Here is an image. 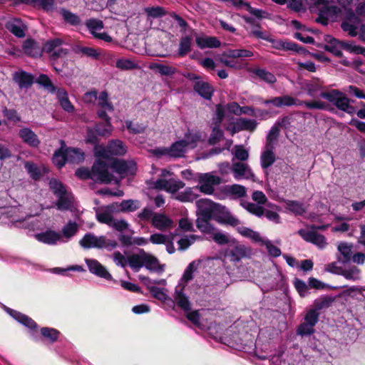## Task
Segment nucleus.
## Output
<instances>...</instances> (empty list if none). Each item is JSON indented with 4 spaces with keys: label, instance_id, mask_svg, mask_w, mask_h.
<instances>
[{
    "label": "nucleus",
    "instance_id": "nucleus-13",
    "mask_svg": "<svg viewBox=\"0 0 365 365\" xmlns=\"http://www.w3.org/2000/svg\"><path fill=\"white\" fill-rule=\"evenodd\" d=\"M6 29L18 38H24L26 36L27 29L20 19H14L5 24Z\"/></svg>",
    "mask_w": 365,
    "mask_h": 365
},
{
    "label": "nucleus",
    "instance_id": "nucleus-33",
    "mask_svg": "<svg viewBox=\"0 0 365 365\" xmlns=\"http://www.w3.org/2000/svg\"><path fill=\"white\" fill-rule=\"evenodd\" d=\"M143 267H145L147 269L153 272H158L159 269H160L159 260L156 257L147 253L146 252H143Z\"/></svg>",
    "mask_w": 365,
    "mask_h": 365
},
{
    "label": "nucleus",
    "instance_id": "nucleus-46",
    "mask_svg": "<svg viewBox=\"0 0 365 365\" xmlns=\"http://www.w3.org/2000/svg\"><path fill=\"white\" fill-rule=\"evenodd\" d=\"M179 230L183 232H195L192 220L187 217H182L180 219L178 228L173 233V236L178 235V232Z\"/></svg>",
    "mask_w": 365,
    "mask_h": 365
},
{
    "label": "nucleus",
    "instance_id": "nucleus-47",
    "mask_svg": "<svg viewBox=\"0 0 365 365\" xmlns=\"http://www.w3.org/2000/svg\"><path fill=\"white\" fill-rule=\"evenodd\" d=\"M199 238L200 237L195 235H190L189 236L185 235L177 242L178 245V250L180 251L186 250L195 242L197 239Z\"/></svg>",
    "mask_w": 365,
    "mask_h": 365
},
{
    "label": "nucleus",
    "instance_id": "nucleus-28",
    "mask_svg": "<svg viewBox=\"0 0 365 365\" xmlns=\"http://www.w3.org/2000/svg\"><path fill=\"white\" fill-rule=\"evenodd\" d=\"M352 245L347 242H341L338 245V250L340 252L341 257H338L339 262L343 264L349 262L351 259L352 255Z\"/></svg>",
    "mask_w": 365,
    "mask_h": 365
},
{
    "label": "nucleus",
    "instance_id": "nucleus-3",
    "mask_svg": "<svg viewBox=\"0 0 365 365\" xmlns=\"http://www.w3.org/2000/svg\"><path fill=\"white\" fill-rule=\"evenodd\" d=\"M63 43V40L60 38L50 39L43 45V52L48 53L53 60L64 57L68 54V51L61 47Z\"/></svg>",
    "mask_w": 365,
    "mask_h": 365
},
{
    "label": "nucleus",
    "instance_id": "nucleus-11",
    "mask_svg": "<svg viewBox=\"0 0 365 365\" xmlns=\"http://www.w3.org/2000/svg\"><path fill=\"white\" fill-rule=\"evenodd\" d=\"M193 90L205 100H211L215 92L213 86L210 83L202 81H195Z\"/></svg>",
    "mask_w": 365,
    "mask_h": 365
},
{
    "label": "nucleus",
    "instance_id": "nucleus-53",
    "mask_svg": "<svg viewBox=\"0 0 365 365\" xmlns=\"http://www.w3.org/2000/svg\"><path fill=\"white\" fill-rule=\"evenodd\" d=\"M58 200L56 202L57 208L59 210H69L72 207V202L66 195V194H62L57 196Z\"/></svg>",
    "mask_w": 365,
    "mask_h": 365
},
{
    "label": "nucleus",
    "instance_id": "nucleus-35",
    "mask_svg": "<svg viewBox=\"0 0 365 365\" xmlns=\"http://www.w3.org/2000/svg\"><path fill=\"white\" fill-rule=\"evenodd\" d=\"M16 320L28 328L31 332L33 333L37 331L38 327L37 323L28 315L21 312Z\"/></svg>",
    "mask_w": 365,
    "mask_h": 365
},
{
    "label": "nucleus",
    "instance_id": "nucleus-50",
    "mask_svg": "<svg viewBox=\"0 0 365 365\" xmlns=\"http://www.w3.org/2000/svg\"><path fill=\"white\" fill-rule=\"evenodd\" d=\"M275 160L276 157L274 153H262L260 157V163L262 169H267L275 162Z\"/></svg>",
    "mask_w": 365,
    "mask_h": 365
},
{
    "label": "nucleus",
    "instance_id": "nucleus-7",
    "mask_svg": "<svg viewBox=\"0 0 365 365\" xmlns=\"http://www.w3.org/2000/svg\"><path fill=\"white\" fill-rule=\"evenodd\" d=\"M222 182V179L219 176L213 175L210 173L201 174L199 177V189L201 192L212 195L215 189L214 185H218Z\"/></svg>",
    "mask_w": 365,
    "mask_h": 365
},
{
    "label": "nucleus",
    "instance_id": "nucleus-41",
    "mask_svg": "<svg viewBox=\"0 0 365 365\" xmlns=\"http://www.w3.org/2000/svg\"><path fill=\"white\" fill-rule=\"evenodd\" d=\"M24 168L34 180H38L41 178V171L37 164L27 161L24 164Z\"/></svg>",
    "mask_w": 365,
    "mask_h": 365
},
{
    "label": "nucleus",
    "instance_id": "nucleus-56",
    "mask_svg": "<svg viewBox=\"0 0 365 365\" xmlns=\"http://www.w3.org/2000/svg\"><path fill=\"white\" fill-rule=\"evenodd\" d=\"M315 332L314 326L304 322L301 323L297 329V334L301 336H311Z\"/></svg>",
    "mask_w": 365,
    "mask_h": 365
},
{
    "label": "nucleus",
    "instance_id": "nucleus-30",
    "mask_svg": "<svg viewBox=\"0 0 365 365\" xmlns=\"http://www.w3.org/2000/svg\"><path fill=\"white\" fill-rule=\"evenodd\" d=\"M40 332L41 336L50 344L56 342L61 335V332L58 330L47 327H42L40 329Z\"/></svg>",
    "mask_w": 365,
    "mask_h": 365
},
{
    "label": "nucleus",
    "instance_id": "nucleus-23",
    "mask_svg": "<svg viewBox=\"0 0 365 365\" xmlns=\"http://www.w3.org/2000/svg\"><path fill=\"white\" fill-rule=\"evenodd\" d=\"M143 252H145L143 249H139L138 254H133L128 257V263L135 272H138L143 267Z\"/></svg>",
    "mask_w": 365,
    "mask_h": 365
},
{
    "label": "nucleus",
    "instance_id": "nucleus-24",
    "mask_svg": "<svg viewBox=\"0 0 365 365\" xmlns=\"http://www.w3.org/2000/svg\"><path fill=\"white\" fill-rule=\"evenodd\" d=\"M57 97L61 106L65 111L68 113H73L75 110V108L68 99V93L65 89L58 88Z\"/></svg>",
    "mask_w": 365,
    "mask_h": 365
},
{
    "label": "nucleus",
    "instance_id": "nucleus-32",
    "mask_svg": "<svg viewBox=\"0 0 365 365\" xmlns=\"http://www.w3.org/2000/svg\"><path fill=\"white\" fill-rule=\"evenodd\" d=\"M286 209L295 215L302 216L307 212V208L304 204L297 200H288L285 202Z\"/></svg>",
    "mask_w": 365,
    "mask_h": 365
},
{
    "label": "nucleus",
    "instance_id": "nucleus-60",
    "mask_svg": "<svg viewBox=\"0 0 365 365\" xmlns=\"http://www.w3.org/2000/svg\"><path fill=\"white\" fill-rule=\"evenodd\" d=\"M304 320L307 324L315 326L319 320V312L314 308L311 309L306 313Z\"/></svg>",
    "mask_w": 365,
    "mask_h": 365
},
{
    "label": "nucleus",
    "instance_id": "nucleus-9",
    "mask_svg": "<svg viewBox=\"0 0 365 365\" xmlns=\"http://www.w3.org/2000/svg\"><path fill=\"white\" fill-rule=\"evenodd\" d=\"M297 233L306 242L312 243L319 247H324L326 245L325 237L316 230H306L300 229Z\"/></svg>",
    "mask_w": 365,
    "mask_h": 365
},
{
    "label": "nucleus",
    "instance_id": "nucleus-39",
    "mask_svg": "<svg viewBox=\"0 0 365 365\" xmlns=\"http://www.w3.org/2000/svg\"><path fill=\"white\" fill-rule=\"evenodd\" d=\"M34 82L43 86L44 88L48 90L51 93H55L56 90V87L53 84L51 80L46 74H40L39 76L34 80Z\"/></svg>",
    "mask_w": 365,
    "mask_h": 365
},
{
    "label": "nucleus",
    "instance_id": "nucleus-26",
    "mask_svg": "<svg viewBox=\"0 0 365 365\" xmlns=\"http://www.w3.org/2000/svg\"><path fill=\"white\" fill-rule=\"evenodd\" d=\"M62 146L56 150L53 155V163L58 168H63L66 163H68V158H66V150L63 147H66L64 141H61Z\"/></svg>",
    "mask_w": 365,
    "mask_h": 365
},
{
    "label": "nucleus",
    "instance_id": "nucleus-6",
    "mask_svg": "<svg viewBox=\"0 0 365 365\" xmlns=\"http://www.w3.org/2000/svg\"><path fill=\"white\" fill-rule=\"evenodd\" d=\"M257 102L264 105L272 104L276 108H283L298 106L299 99L289 95H283L270 99H263L262 97H258Z\"/></svg>",
    "mask_w": 365,
    "mask_h": 365
},
{
    "label": "nucleus",
    "instance_id": "nucleus-12",
    "mask_svg": "<svg viewBox=\"0 0 365 365\" xmlns=\"http://www.w3.org/2000/svg\"><path fill=\"white\" fill-rule=\"evenodd\" d=\"M19 136L22 140L23 143L31 148H38L41 144V140L38 137L31 128H23L20 129Z\"/></svg>",
    "mask_w": 365,
    "mask_h": 365
},
{
    "label": "nucleus",
    "instance_id": "nucleus-21",
    "mask_svg": "<svg viewBox=\"0 0 365 365\" xmlns=\"http://www.w3.org/2000/svg\"><path fill=\"white\" fill-rule=\"evenodd\" d=\"M231 170L236 180H239L244 176L248 178L249 175H252L248 165L240 162L233 163Z\"/></svg>",
    "mask_w": 365,
    "mask_h": 365
},
{
    "label": "nucleus",
    "instance_id": "nucleus-62",
    "mask_svg": "<svg viewBox=\"0 0 365 365\" xmlns=\"http://www.w3.org/2000/svg\"><path fill=\"white\" fill-rule=\"evenodd\" d=\"M201 135L199 133H192L190 131L185 134V139L186 146L190 145L192 148H195L197 143L200 141Z\"/></svg>",
    "mask_w": 365,
    "mask_h": 365
},
{
    "label": "nucleus",
    "instance_id": "nucleus-37",
    "mask_svg": "<svg viewBox=\"0 0 365 365\" xmlns=\"http://www.w3.org/2000/svg\"><path fill=\"white\" fill-rule=\"evenodd\" d=\"M220 126V125L214 124L211 134L207 140L208 145H215L223 139L224 132Z\"/></svg>",
    "mask_w": 365,
    "mask_h": 365
},
{
    "label": "nucleus",
    "instance_id": "nucleus-25",
    "mask_svg": "<svg viewBox=\"0 0 365 365\" xmlns=\"http://www.w3.org/2000/svg\"><path fill=\"white\" fill-rule=\"evenodd\" d=\"M68 163H79L85 159L84 153L79 148L65 147Z\"/></svg>",
    "mask_w": 365,
    "mask_h": 365
},
{
    "label": "nucleus",
    "instance_id": "nucleus-64",
    "mask_svg": "<svg viewBox=\"0 0 365 365\" xmlns=\"http://www.w3.org/2000/svg\"><path fill=\"white\" fill-rule=\"evenodd\" d=\"M79 244L84 249L95 248V235L93 233H86L79 241Z\"/></svg>",
    "mask_w": 365,
    "mask_h": 365
},
{
    "label": "nucleus",
    "instance_id": "nucleus-2",
    "mask_svg": "<svg viewBox=\"0 0 365 365\" xmlns=\"http://www.w3.org/2000/svg\"><path fill=\"white\" fill-rule=\"evenodd\" d=\"M109 169L110 162L96 159L91 167L93 181L99 184H110L113 180V175Z\"/></svg>",
    "mask_w": 365,
    "mask_h": 365
},
{
    "label": "nucleus",
    "instance_id": "nucleus-4",
    "mask_svg": "<svg viewBox=\"0 0 365 365\" xmlns=\"http://www.w3.org/2000/svg\"><path fill=\"white\" fill-rule=\"evenodd\" d=\"M213 216L212 220L220 224L229 225L232 227L240 224V221L233 216L225 206L220 203L216 202Z\"/></svg>",
    "mask_w": 365,
    "mask_h": 365
},
{
    "label": "nucleus",
    "instance_id": "nucleus-42",
    "mask_svg": "<svg viewBox=\"0 0 365 365\" xmlns=\"http://www.w3.org/2000/svg\"><path fill=\"white\" fill-rule=\"evenodd\" d=\"M150 68L155 69L162 76H173L177 71V69L175 67L167 66V65H163V64H160V63H152L150 66Z\"/></svg>",
    "mask_w": 365,
    "mask_h": 365
},
{
    "label": "nucleus",
    "instance_id": "nucleus-29",
    "mask_svg": "<svg viewBox=\"0 0 365 365\" xmlns=\"http://www.w3.org/2000/svg\"><path fill=\"white\" fill-rule=\"evenodd\" d=\"M59 13L66 24L73 26H78L81 24V20L80 17L77 14L72 13L71 11L64 8H61L59 11Z\"/></svg>",
    "mask_w": 365,
    "mask_h": 365
},
{
    "label": "nucleus",
    "instance_id": "nucleus-17",
    "mask_svg": "<svg viewBox=\"0 0 365 365\" xmlns=\"http://www.w3.org/2000/svg\"><path fill=\"white\" fill-rule=\"evenodd\" d=\"M36 239L44 244L55 245L61 239V235L54 230H47L36 235Z\"/></svg>",
    "mask_w": 365,
    "mask_h": 365
},
{
    "label": "nucleus",
    "instance_id": "nucleus-57",
    "mask_svg": "<svg viewBox=\"0 0 365 365\" xmlns=\"http://www.w3.org/2000/svg\"><path fill=\"white\" fill-rule=\"evenodd\" d=\"M308 283H309V288L315 289H318V290H322L326 288L329 289H337L336 287L330 286V285L325 284L314 277H309L308 279Z\"/></svg>",
    "mask_w": 365,
    "mask_h": 365
},
{
    "label": "nucleus",
    "instance_id": "nucleus-52",
    "mask_svg": "<svg viewBox=\"0 0 365 365\" xmlns=\"http://www.w3.org/2000/svg\"><path fill=\"white\" fill-rule=\"evenodd\" d=\"M293 284L299 295L301 297H304L307 295L308 289L309 288V284H307L305 282L299 278H295L293 281Z\"/></svg>",
    "mask_w": 365,
    "mask_h": 365
},
{
    "label": "nucleus",
    "instance_id": "nucleus-55",
    "mask_svg": "<svg viewBox=\"0 0 365 365\" xmlns=\"http://www.w3.org/2000/svg\"><path fill=\"white\" fill-rule=\"evenodd\" d=\"M125 126L128 132L131 134L143 133L146 129V126L138 123H133L131 120L125 121Z\"/></svg>",
    "mask_w": 365,
    "mask_h": 365
},
{
    "label": "nucleus",
    "instance_id": "nucleus-38",
    "mask_svg": "<svg viewBox=\"0 0 365 365\" xmlns=\"http://www.w3.org/2000/svg\"><path fill=\"white\" fill-rule=\"evenodd\" d=\"M324 82L317 78L306 83V89L308 96L315 97L317 93L322 89Z\"/></svg>",
    "mask_w": 365,
    "mask_h": 365
},
{
    "label": "nucleus",
    "instance_id": "nucleus-51",
    "mask_svg": "<svg viewBox=\"0 0 365 365\" xmlns=\"http://www.w3.org/2000/svg\"><path fill=\"white\" fill-rule=\"evenodd\" d=\"M86 26L89 30L90 33L93 36L98 32V31L103 29L104 24L101 20L90 19L86 21Z\"/></svg>",
    "mask_w": 365,
    "mask_h": 365
},
{
    "label": "nucleus",
    "instance_id": "nucleus-19",
    "mask_svg": "<svg viewBox=\"0 0 365 365\" xmlns=\"http://www.w3.org/2000/svg\"><path fill=\"white\" fill-rule=\"evenodd\" d=\"M106 150L113 155H124L127 153V146L120 140H111L108 142Z\"/></svg>",
    "mask_w": 365,
    "mask_h": 365
},
{
    "label": "nucleus",
    "instance_id": "nucleus-34",
    "mask_svg": "<svg viewBox=\"0 0 365 365\" xmlns=\"http://www.w3.org/2000/svg\"><path fill=\"white\" fill-rule=\"evenodd\" d=\"M120 211L122 213L133 212L141 207L138 200L128 199L120 202Z\"/></svg>",
    "mask_w": 365,
    "mask_h": 365
},
{
    "label": "nucleus",
    "instance_id": "nucleus-61",
    "mask_svg": "<svg viewBox=\"0 0 365 365\" xmlns=\"http://www.w3.org/2000/svg\"><path fill=\"white\" fill-rule=\"evenodd\" d=\"M78 230V225L75 222H69L62 229V233L66 238L74 236Z\"/></svg>",
    "mask_w": 365,
    "mask_h": 365
},
{
    "label": "nucleus",
    "instance_id": "nucleus-27",
    "mask_svg": "<svg viewBox=\"0 0 365 365\" xmlns=\"http://www.w3.org/2000/svg\"><path fill=\"white\" fill-rule=\"evenodd\" d=\"M185 141L180 140L173 143L168 148L169 156L173 158H181L184 155L186 148Z\"/></svg>",
    "mask_w": 365,
    "mask_h": 365
},
{
    "label": "nucleus",
    "instance_id": "nucleus-18",
    "mask_svg": "<svg viewBox=\"0 0 365 365\" xmlns=\"http://www.w3.org/2000/svg\"><path fill=\"white\" fill-rule=\"evenodd\" d=\"M195 42L197 46L201 49L206 48H216L221 46L220 41L215 36L202 37L195 36Z\"/></svg>",
    "mask_w": 365,
    "mask_h": 365
},
{
    "label": "nucleus",
    "instance_id": "nucleus-10",
    "mask_svg": "<svg viewBox=\"0 0 365 365\" xmlns=\"http://www.w3.org/2000/svg\"><path fill=\"white\" fill-rule=\"evenodd\" d=\"M86 264L89 271L97 277L103 278L106 280H111L112 276L106 268L102 265L98 260L94 259H86Z\"/></svg>",
    "mask_w": 365,
    "mask_h": 365
},
{
    "label": "nucleus",
    "instance_id": "nucleus-44",
    "mask_svg": "<svg viewBox=\"0 0 365 365\" xmlns=\"http://www.w3.org/2000/svg\"><path fill=\"white\" fill-rule=\"evenodd\" d=\"M253 73L262 81L267 83H274L277 81L275 76L264 68H256Z\"/></svg>",
    "mask_w": 365,
    "mask_h": 365
},
{
    "label": "nucleus",
    "instance_id": "nucleus-40",
    "mask_svg": "<svg viewBox=\"0 0 365 365\" xmlns=\"http://www.w3.org/2000/svg\"><path fill=\"white\" fill-rule=\"evenodd\" d=\"M151 283V280L148 277L145 278V284H146L150 293L151 295L160 301H164L166 299L167 295L163 292L162 289L155 287V286H150V284Z\"/></svg>",
    "mask_w": 365,
    "mask_h": 365
},
{
    "label": "nucleus",
    "instance_id": "nucleus-31",
    "mask_svg": "<svg viewBox=\"0 0 365 365\" xmlns=\"http://www.w3.org/2000/svg\"><path fill=\"white\" fill-rule=\"evenodd\" d=\"M227 255L230 257L231 261L239 262L246 257L247 249L244 245H236L227 251Z\"/></svg>",
    "mask_w": 365,
    "mask_h": 365
},
{
    "label": "nucleus",
    "instance_id": "nucleus-63",
    "mask_svg": "<svg viewBox=\"0 0 365 365\" xmlns=\"http://www.w3.org/2000/svg\"><path fill=\"white\" fill-rule=\"evenodd\" d=\"M98 135L100 136H107L109 135L112 130V125H108V124L106 122L104 123H97L95 125L93 128Z\"/></svg>",
    "mask_w": 365,
    "mask_h": 365
},
{
    "label": "nucleus",
    "instance_id": "nucleus-49",
    "mask_svg": "<svg viewBox=\"0 0 365 365\" xmlns=\"http://www.w3.org/2000/svg\"><path fill=\"white\" fill-rule=\"evenodd\" d=\"M97 99L98 100V106L101 108L106 109L108 111H113L114 107L111 102L108 101V94L107 91H103L100 93L99 96H98Z\"/></svg>",
    "mask_w": 365,
    "mask_h": 365
},
{
    "label": "nucleus",
    "instance_id": "nucleus-43",
    "mask_svg": "<svg viewBox=\"0 0 365 365\" xmlns=\"http://www.w3.org/2000/svg\"><path fill=\"white\" fill-rule=\"evenodd\" d=\"M96 210V218L97 221L101 224H106L109 227L112 224L114 218L106 209H103V212L99 211V208H94Z\"/></svg>",
    "mask_w": 365,
    "mask_h": 365
},
{
    "label": "nucleus",
    "instance_id": "nucleus-5",
    "mask_svg": "<svg viewBox=\"0 0 365 365\" xmlns=\"http://www.w3.org/2000/svg\"><path fill=\"white\" fill-rule=\"evenodd\" d=\"M110 162V167L114 172L120 175H134L137 171V165L133 161L114 158Z\"/></svg>",
    "mask_w": 365,
    "mask_h": 365
},
{
    "label": "nucleus",
    "instance_id": "nucleus-36",
    "mask_svg": "<svg viewBox=\"0 0 365 365\" xmlns=\"http://www.w3.org/2000/svg\"><path fill=\"white\" fill-rule=\"evenodd\" d=\"M335 299L336 297L329 295H322L320 298L314 302V308L318 312L323 309L329 308Z\"/></svg>",
    "mask_w": 365,
    "mask_h": 365
},
{
    "label": "nucleus",
    "instance_id": "nucleus-8",
    "mask_svg": "<svg viewBox=\"0 0 365 365\" xmlns=\"http://www.w3.org/2000/svg\"><path fill=\"white\" fill-rule=\"evenodd\" d=\"M12 80L18 85L19 89H28L34 83V76L24 70H20L13 74Z\"/></svg>",
    "mask_w": 365,
    "mask_h": 365
},
{
    "label": "nucleus",
    "instance_id": "nucleus-58",
    "mask_svg": "<svg viewBox=\"0 0 365 365\" xmlns=\"http://www.w3.org/2000/svg\"><path fill=\"white\" fill-rule=\"evenodd\" d=\"M298 106H305L309 109L325 110L327 108V104L320 101H307L299 100Z\"/></svg>",
    "mask_w": 365,
    "mask_h": 365
},
{
    "label": "nucleus",
    "instance_id": "nucleus-1",
    "mask_svg": "<svg viewBox=\"0 0 365 365\" xmlns=\"http://www.w3.org/2000/svg\"><path fill=\"white\" fill-rule=\"evenodd\" d=\"M197 210L196 215L197 227L203 233L210 234L214 232L215 227L210 223L214 215L216 202L209 199H201L196 202Z\"/></svg>",
    "mask_w": 365,
    "mask_h": 365
},
{
    "label": "nucleus",
    "instance_id": "nucleus-22",
    "mask_svg": "<svg viewBox=\"0 0 365 365\" xmlns=\"http://www.w3.org/2000/svg\"><path fill=\"white\" fill-rule=\"evenodd\" d=\"M192 36L190 35L182 36L179 42L178 56L185 57L192 51Z\"/></svg>",
    "mask_w": 365,
    "mask_h": 365
},
{
    "label": "nucleus",
    "instance_id": "nucleus-45",
    "mask_svg": "<svg viewBox=\"0 0 365 365\" xmlns=\"http://www.w3.org/2000/svg\"><path fill=\"white\" fill-rule=\"evenodd\" d=\"M118 246V243L115 240H107L105 236L96 237L95 235V248H115Z\"/></svg>",
    "mask_w": 365,
    "mask_h": 365
},
{
    "label": "nucleus",
    "instance_id": "nucleus-16",
    "mask_svg": "<svg viewBox=\"0 0 365 365\" xmlns=\"http://www.w3.org/2000/svg\"><path fill=\"white\" fill-rule=\"evenodd\" d=\"M185 285L176 287L174 299L178 307L185 312H188L191 309V304L188 297L183 293Z\"/></svg>",
    "mask_w": 365,
    "mask_h": 365
},
{
    "label": "nucleus",
    "instance_id": "nucleus-54",
    "mask_svg": "<svg viewBox=\"0 0 365 365\" xmlns=\"http://www.w3.org/2000/svg\"><path fill=\"white\" fill-rule=\"evenodd\" d=\"M282 50L287 51H294L297 53H304L306 51V48H304L303 46H301L300 45L294 41L288 40L283 41Z\"/></svg>",
    "mask_w": 365,
    "mask_h": 365
},
{
    "label": "nucleus",
    "instance_id": "nucleus-48",
    "mask_svg": "<svg viewBox=\"0 0 365 365\" xmlns=\"http://www.w3.org/2000/svg\"><path fill=\"white\" fill-rule=\"evenodd\" d=\"M361 270L356 266H352L349 269H344L341 272V276H343L346 279L356 281L360 279Z\"/></svg>",
    "mask_w": 365,
    "mask_h": 365
},
{
    "label": "nucleus",
    "instance_id": "nucleus-14",
    "mask_svg": "<svg viewBox=\"0 0 365 365\" xmlns=\"http://www.w3.org/2000/svg\"><path fill=\"white\" fill-rule=\"evenodd\" d=\"M24 53L31 57H38L43 52V46L33 38H27L22 45Z\"/></svg>",
    "mask_w": 365,
    "mask_h": 365
},
{
    "label": "nucleus",
    "instance_id": "nucleus-59",
    "mask_svg": "<svg viewBox=\"0 0 365 365\" xmlns=\"http://www.w3.org/2000/svg\"><path fill=\"white\" fill-rule=\"evenodd\" d=\"M49 186L53 194L56 196L67 193L63 184L58 180L52 179L49 182Z\"/></svg>",
    "mask_w": 365,
    "mask_h": 365
},
{
    "label": "nucleus",
    "instance_id": "nucleus-15",
    "mask_svg": "<svg viewBox=\"0 0 365 365\" xmlns=\"http://www.w3.org/2000/svg\"><path fill=\"white\" fill-rule=\"evenodd\" d=\"M151 223L157 230L165 231L173 226V221L163 213H155Z\"/></svg>",
    "mask_w": 365,
    "mask_h": 365
},
{
    "label": "nucleus",
    "instance_id": "nucleus-20",
    "mask_svg": "<svg viewBox=\"0 0 365 365\" xmlns=\"http://www.w3.org/2000/svg\"><path fill=\"white\" fill-rule=\"evenodd\" d=\"M257 121L254 119L240 118L237 119L232 134L240 130L254 131L257 128Z\"/></svg>",
    "mask_w": 365,
    "mask_h": 365
}]
</instances>
